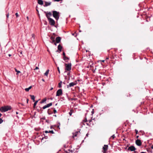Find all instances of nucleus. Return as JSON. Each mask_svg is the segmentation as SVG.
<instances>
[{"label":"nucleus","instance_id":"obj_1","mask_svg":"<svg viewBox=\"0 0 153 153\" xmlns=\"http://www.w3.org/2000/svg\"><path fill=\"white\" fill-rule=\"evenodd\" d=\"M11 109V108L10 106H7L4 107H2L0 108V110L1 112H4L8 111L9 110H10Z\"/></svg>","mask_w":153,"mask_h":153},{"label":"nucleus","instance_id":"obj_2","mask_svg":"<svg viewBox=\"0 0 153 153\" xmlns=\"http://www.w3.org/2000/svg\"><path fill=\"white\" fill-rule=\"evenodd\" d=\"M53 16L56 20H58L59 18V12L56 11H52Z\"/></svg>","mask_w":153,"mask_h":153},{"label":"nucleus","instance_id":"obj_3","mask_svg":"<svg viewBox=\"0 0 153 153\" xmlns=\"http://www.w3.org/2000/svg\"><path fill=\"white\" fill-rule=\"evenodd\" d=\"M49 23L51 25L53 26L55 25V22L54 20L52 18H49L48 19Z\"/></svg>","mask_w":153,"mask_h":153},{"label":"nucleus","instance_id":"obj_4","mask_svg":"<svg viewBox=\"0 0 153 153\" xmlns=\"http://www.w3.org/2000/svg\"><path fill=\"white\" fill-rule=\"evenodd\" d=\"M65 66H66L65 70L68 71H69L71 69V64H65Z\"/></svg>","mask_w":153,"mask_h":153},{"label":"nucleus","instance_id":"obj_5","mask_svg":"<svg viewBox=\"0 0 153 153\" xmlns=\"http://www.w3.org/2000/svg\"><path fill=\"white\" fill-rule=\"evenodd\" d=\"M62 94V89H59L57 91L56 94V96H59Z\"/></svg>","mask_w":153,"mask_h":153},{"label":"nucleus","instance_id":"obj_6","mask_svg":"<svg viewBox=\"0 0 153 153\" xmlns=\"http://www.w3.org/2000/svg\"><path fill=\"white\" fill-rule=\"evenodd\" d=\"M44 13H46V16L48 18V19L49 18H50V17L52 15L51 13V12H48L45 11Z\"/></svg>","mask_w":153,"mask_h":153},{"label":"nucleus","instance_id":"obj_7","mask_svg":"<svg viewBox=\"0 0 153 153\" xmlns=\"http://www.w3.org/2000/svg\"><path fill=\"white\" fill-rule=\"evenodd\" d=\"M108 148V145H105L103 147L102 149L103 150V152L105 153L106 152Z\"/></svg>","mask_w":153,"mask_h":153},{"label":"nucleus","instance_id":"obj_8","mask_svg":"<svg viewBox=\"0 0 153 153\" xmlns=\"http://www.w3.org/2000/svg\"><path fill=\"white\" fill-rule=\"evenodd\" d=\"M135 143L137 145L139 146H141L142 144L141 140L139 139H137L136 140Z\"/></svg>","mask_w":153,"mask_h":153},{"label":"nucleus","instance_id":"obj_9","mask_svg":"<svg viewBox=\"0 0 153 153\" xmlns=\"http://www.w3.org/2000/svg\"><path fill=\"white\" fill-rule=\"evenodd\" d=\"M52 105V102L48 104L47 105H45L44 106L42 107V108L43 109H45L46 108H48V107H50V106H51Z\"/></svg>","mask_w":153,"mask_h":153},{"label":"nucleus","instance_id":"obj_10","mask_svg":"<svg viewBox=\"0 0 153 153\" xmlns=\"http://www.w3.org/2000/svg\"><path fill=\"white\" fill-rule=\"evenodd\" d=\"M76 85L75 83L74 82H72L69 83V85H67V87L68 88L73 86L74 85Z\"/></svg>","mask_w":153,"mask_h":153},{"label":"nucleus","instance_id":"obj_11","mask_svg":"<svg viewBox=\"0 0 153 153\" xmlns=\"http://www.w3.org/2000/svg\"><path fill=\"white\" fill-rule=\"evenodd\" d=\"M128 150L133 151L136 150V149L134 146H131L128 148Z\"/></svg>","mask_w":153,"mask_h":153},{"label":"nucleus","instance_id":"obj_12","mask_svg":"<svg viewBox=\"0 0 153 153\" xmlns=\"http://www.w3.org/2000/svg\"><path fill=\"white\" fill-rule=\"evenodd\" d=\"M79 133H80V131H76L75 132L73 133V137H74L77 136L78 135V134Z\"/></svg>","mask_w":153,"mask_h":153},{"label":"nucleus","instance_id":"obj_13","mask_svg":"<svg viewBox=\"0 0 153 153\" xmlns=\"http://www.w3.org/2000/svg\"><path fill=\"white\" fill-rule=\"evenodd\" d=\"M61 38L60 37H57L56 38V42L57 43H59L61 41Z\"/></svg>","mask_w":153,"mask_h":153},{"label":"nucleus","instance_id":"obj_14","mask_svg":"<svg viewBox=\"0 0 153 153\" xmlns=\"http://www.w3.org/2000/svg\"><path fill=\"white\" fill-rule=\"evenodd\" d=\"M51 2H48L47 1H45V5H44V7H47L49 5H51Z\"/></svg>","mask_w":153,"mask_h":153},{"label":"nucleus","instance_id":"obj_15","mask_svg":"<svg viewBox=\"0 0 153 153\" xmlns=\"http://www.w3.org/2000/svg\"><path fill=\"white\" fill-rule=\"evenodd\" d=\"M62 48V47L60 45H59L58 46V49L59 51V52H61Z\"/></svg>","mask_w":153,"mask_h":153},{"label":"nucleus","instance_id":"obj_16","mask_svg":"<svg viewBox=\"0 0 153 153\" xmlns=\"http://www.w3.org/2000/svg\"><path fill=\"white\" fill-rule=\"evenodd\" d=\"M38 3L39 4L41 5L43 4V1L42 0H38Z\"/></svg>","mask_w":153,"mask_h":153},{"label":"nucleus","instance_id":"obj_17","mask_svg":"<svg viewBox=\"0 0 153 153\" xmlns=\"http://www.w3.org/2000/svg\"><path fill=\"white\" fill-rule=\"evenodd\" d=\"M51 39L52 41V42H51L52 43H53V42H55V38L53 36H51Z\"/></svg>","mask_w":153,"mask_h":153},{"label":"nucleus","instance_id":"obj_18","mask_svg":"<svg viewBox=\"0 0 153 153\" xmlns=\"http://www.w3.org/2000/svg\"><path fill=\"white\" fill-rule=\"evenodd\" d=\"M30 96L31 97V99L33 100V102H34L35 101V97L33 95H30Z\"/></svg>","mask_w":153,"mask_h":153},{"label":"nucleus","instance_id":"obj_19","mask_svg":"<svg viewBox=\"0 0 153 153\" xmlns=\"http://www.w3.org/2000/svg\"><path fill=\"white\" fill-rule=\"evenodd\" d=\"M32 88V86H30L29 88H26L25 89V91H27V92H28L29 91V90L31 88Z\"/></svg>","mask_w":153,"mask_h":153},{"label":"nucleus","instance_id":"obj_20","mask_svg":"<svg viewBox=\"0 0 153 153\" xmlns=\"http://www.w3.org/2000/svg\"><path fill=\"white\" fill-rule=\"evenodd\" d=\"M62 81H60V82L59 83V84H58L59 87V88H61L62 87Z\"/></svg>","mask_w":153,"mask_h":153},{"label":"nucleus","instance_id":"obj_21","mask_svg":"<svg viewBox=\"0 0 153 153\" xmlns=\"http://www.w3.org/2000/svg\"><path fill=\"white\" fill-rule=\"evenodd\" d=\"M49 70H47L46 71L45 73L44 74V75L47 76L48 75L49 73Z\"/></svg>","mask_w":153,"mask_h":153},{"label":"nucleus","instance_id":"obj_22","mask_svg":"<svg viewBox=\"0 0 153 153\" xmlns=\"http://www.w3.org/2000/svg\"><path fill=\"white\" fill-rule=\"evenodd\" d=\"M48 113L49 114H51L53 113L51 111L50 109H48Z\"/></svg>","mask_w":153,"mask_h":153},{"label":"nucleus","instance_id":"obj_23","mask_svg":"<svg viewBox=\"0 0 153 153\" xmlns=\"http://www.w3.org/2000/svg\"><path fill=\"white\" fill-rule=\"evenodd\" d=\"M38 100L36 101L34 103V104H33V108H35V106H36V105L37 103L38 102Z\"/></svg>","mask_w":153,"mask_h":153},{"label":"nucleus","instance_id":"obj_24","mask_svg":"<svg viewBox=\"0 0 153 153\" xmlns=\"http://www.w3.org/2000/svg\"><path fill=\"white\" fill-rule=\"evenodd\" d=\"M63 59L64 60L66 61L67 60H68L69 59V58L68 57H67L66 56H63Z\"/></svg>","mask_w":153,"mask_h":153},{"label":"nucleus","instance_id":"obj_25","mask_svg":"<svg viewBox=\"0 0 153 153\" xmlns=\"http://www.w3.org/2000/svg\"><path fill=\"white\" fill-rule=\"evenodd\" d=\"M73 111L72 110H71L69 112V114L70 116H71L72 115V113H73Z\"/></svg>","mask_w":153,"mask_h":153},{"label":"nucleus","instance_id":"obj_26","mask_svg":"<svg viewBox=\"0 0 153 153\" xmlns=\"http://www.w3.org/2000/svg\"><path fill=\"white\" fill-rule=\"evenodd\" d=\"M46 100V98H44L40 102V103H42L45 102Z\"/></svg>","mask_w":153,"mask_h":153},{"label":"nucleus","instance_id":"obj_27","mask_svg":"<svg viewBox=\"0 0 153 153\" xmlns=\"http://www.w3.org/2000/svg\"><path fill=\"white\" fill-rule=\"evenodd\" d=\"M48 133H50L52 134H54V132L53 130L49 131H48Z\"/></svg>","mask_w":153,"mask_h":153},{"label":"nucleus","instance_id":"obj_28","mask_svg":"<svg viewBox=\"0 0 153 153\" xmlns=\"http://www.w3.org/2000/svg\"><path fill=\"white\" fill-rule=\"evenodd\" d=\"M15 71L17 72V73L18 74V73H20V71H18L16 69H15Z\"/></svg>","mask_w":153,"mask_h":153},{"label":"nucleus","instance_id":"obj_29","mask_svg":"<svg viewBox=\"0 0 153 153\" xmlns=\"http://www.w3.org/2000/svg\"><path fill=\"white\" fill-rule=\"evenodd\" d=\"M3 122V120L1 118H0V124L2 123Z\"/></svg>","mask_w":153,"mask_h":153},{"label":"nucleus","instance_id":"obj_30","mask_svg":"<svg viewBox=\"0 0 153 153\" xmlns=\"http://www.w3.org/2000/svg\"><path fill=\"white\" fill-rule=\"evenodd\" d=\"M31 36H32V37H33V39H34V38H35V37H34L35 35H34V34H32L31 35Z\"/></svg>","mask_w":153,"mask_h":153},{"label":"nucleus","instance_id":"obj_31","mask_svg":"<svg viewBox=\"0 0 153 153\" xmlns=\"http://www.w3.org/2000/svg\"><path fill=\"white\" fill-rule=\"evenodd\" d=\"M53 112L54 113H56L57 112L56 110L54 108L53 109Z\"/></svg>","mask_w":153,"mask_h":153},{"label":"nucleus","instance_id":"obj_32","mask_svg":"<svg viewBox=\"0 0 153 153\" xmlns=\"http://www.w3.org/2000/svg\"><path fill=\"white\" fill-rule=\"evenodd\" d=\"M115 137V136L114 134L111 137H112L113 139H114Z\"/></svg>","mask_w":153,"mask_h":153},{"label":"nucleus","instance_id":"obj_33","mask_svg":"<svg viewBox=\"0 0 153 153\" xmlns=\"http://www.w3.org/2000/svg\"><path fill=\"white\" fill-rule=\"evenodd\" d=\"M135 131L136 132V134H138V130L136 129H135Z\"/></svg>","mask_w":153,"mask_h":153},{"label":"nucleus","instance_id":"obj_34","mask_svg":"<svg viewBox=\"0 0 153 153\" xmlns=\"http://www.w3.org/2000/svg\"><path fill=\"white\" fill-rule=\"evenodd\" d=\"M15 15H16L17 17H18L19 16L18 13H16Z\"/></svg>","mask_w":153,"mask_h":153},{"label":"nucleus","instance_id":"obj_35","mask_svg":"<svg viewBox=\"0 0 153 153\" xmlns=\"http://www.w3.org/2000/svg\"><path fill=\"white\" fill-rule=\"evenodd\" d=\"M57 69H58V72H59V73L60 74V71L59 69V67H58L57 68Z\"/></svg>","mask_w":153,"mask_h":153},{"label":"nucleus","instance_id":"obj_36","mask_svg":"<svg viewBox=\"0 0 153 153\" xmlns=\"http://www.w3.org/2000/svg\"><path fill=\"white\" fill-rule=\"evenodd\" d=\"M63 56H65V53L64 52H63Z\"/></svg>","mask_w":153,"mask_h":153},{"label":"nucleus","instance_id":"obj_37","mask_svg":"<svg viewBox=\"0 0 153 153\" xmlns=\"http://www.w3.org/2000/svg\"><path fill=\"white\" fill-rule=\"evenodd\" d=\"M39 68L38 67H36L34 69L35 70H37L39 69Z\"/></svg>","mask_w":153,"mask_h":153},{"label":"nucleus","instance_id":"obj_38","mask_svg":"<svg viewBox=\"0 0 153 153\" xmlns=\"http://www.w3.org/2000/svg\"><path fill=\"white\" fill-rule=\"evenodd\" d=\"M9 16V13H8L7 14L6 16H7V18H8Z\"/></svg>","mask_w":153,"mask_h":153},{"label":"nucleus","instance_id":"obj_39","mask_svg":"<svg viewBox=\"0 0 153 153\" xmlns=\"http://www.w3.org/2000/svg\"><path fill=\"white\" fill-rule=\"evenodd\" d=\"M84 121L85 122H87L88 121V120H87V119H85Z\"/></svg>","mask_w":153,"mask_h":153},{"label":"nucleus","instance_id":"obj_40","mask_svg":"<svg viewBox=\"0 0 153 153\" xmlns=\"http://www.w3.org/2000/svg\"><path fill=\"white\" fill-rule=\"evenodd\" d=\"M46 122L47 123H49V120H46Z\"/></svg>","mask_w":153,"mask_h":153},{"label":"nucleus","instance_id":"obj_41","mask_svg":"<svg viewBox=\"0 0 153 153\" xmlns=\"http://www.w3.org/2000/svg\"><path fill=\"white\" fill-rule=\"evenodd\" d=\"M45 133H48V131H45Z\"/></svg>","mask_w":153,"mask_h":153},{"label":"nucleus","instance_id":"obj_42","mask_svg":"<svg viewBox=\"0 0 153 153\" xmlns=\"http://www.w3.org/2000/svg\"><path fill=\"white\" fill-rule=\"evenodd\" d=\"M94 113V112L93 111H93H91V113L92 114H93Z\"/></svg>","mask_w":153,"mask_h":153},{"label":"nucleus","instance_id":"obj_43","mask_svg":"<svg viewBox=\"0 0 153 153\" xmlns=\"http://www.w3.org/2000/svg\"><path fill=\"white\" fill-rule=\"evenodd\" d=\"M53 89V87H51V88L50 89V90H52Z\"/></svg>","mask_w":153,"mask_h":153},{"label":"nucleus","instance_id":"obj_44","mask_svg":"<svg viewBox=\"0 0 153 153\" xmlns=\"http://www.w3.org/2000/svg\"><path fill=\"white\" fill-rule=\"evenodd\" d=\"M28 100H29L28 99H27V103H28Z\"/></svg>","mask_w":153,"mask_h":153},{"label":"nucleus","instance_id":"obj_45","mask_svg":"<svg viewBox=\"0 0 153 153\" xmlns=\"http://www.w3.org/2000/svg\"><path fill=\"white\" fill-rule=\"evenodd\" d=\"M53 43H54V44L55 45H56V43H55V42H53Z\"/></svg>","mask_w":153,"mask_h":153},{"label":"nucleus","instance_id":"obj_46","mask_svg":"<svg viewBox=\"0 0 153 153\" xmlns=\"http://www.w3.org/2000/svg\"><path fill=\"white\" fill-rule=\"evenodd\" d=\"M8 56H12V55L11 54H8Z\"/></svg>","mask_w":153,"mask_h":153},{"label":"nucleus","instance_id":"obj_47","mask_svg":"<svg viewBox=\"0 0 153 153\" xmlns=\"http://www.w3.org/2000/svg\"><path fill=\"white\" fill-rule=\"evenodd\" d=\"M91 120H89L88 121L89 122V123L91 122Z\"/></svg>","mask_w":153,"mask_h":153},{"label":"nucleus","instance_id":"obj_48","mask_svg":"<svg viewBox=\"0 0 153 153\" xmlns=\"http://www.w3.org/2000/svg\"><path fill=\"white\" fill-rule=\"evenodd\" d=\"M42 119L43 120H45V117H43V118H42Z\"/></svg>","mask_w":153,"mask_h":153},{"label":"nucleus","instance_id":"obj_49","mask_svg":"<svg viewBox=\"0 0 153 153\" xmlns=\"http://www.w3.org/2000/svg\"><path fill=\"white\" fill-rule=\"evenodd\" d=\"M151 148L152 149H153V145L151 146Z\"/></svg>","mask_w":153,"mask_h":153},{"label":"nucleus","instance_id":"obj_50","mask_svg":"<svg viewBox=\"0 0 153 153\" xmlns=\"http://www.w3.org/2000/svg\"><path fill=\"white\" fill-rule=\"evenodd\" d=\"M88 133H87V134H86V136L88 137Z\"/></svg>","mask_w":153,"mask_h":153},{"label":"nucleus","instance_id":"obj_51","mask_svg":"<svg viewBox=\"0 0 153 153\" xmlns=\"http://www.w3.org/2000/svg\"><path fill=\"white\" fill-rule=\"evenodd\" d=\"M138 137H139V136H136V138H138Z\"/></svg>","mask_w":153,"mask_h":153},{"label":"nucleus","instance_id":"obj_52","mask_svg":"<svg viewBox=\"0 0 153 153\" xmlns=\"http://www.w3.org/2000/svg\"><path fill=\"white\" fill-rule=\"evenodd\" d=\"M42 81H45L44 79H42Z\"/></svg>","mask_w":153,"mask_h":153},{"label":"nucleus","instance_id":"obj_53","mask_svg":"<svg viewBox=\"0 0 153 153\" xmlns=\"http://www.w3.org/2000/svg\"><path fill=\"white\" fill-rule=\"evenodd\" d=\"M1 115H2L0 113V117L1 116Z\"/></svg>","mask_w":153,"mask_h":153},{"label":"nucleus","instance_id":"obj_54","mask_svg":"<svg viewBox=\"0 0 153 153\" xmlns=\"http://www.w3.org/2000/svg\"><path fill=\"white\" fill-rule=\"evenodd\" d=\"M106 59H109V58H108V57H107V58H106Z\"/></svg>","mask_w":153,"mask_h":153},{"label":"nucleus","instance_id":"obj_55","mask_svg":"<svg viewBox=\"0 0 153 153\" xmlns=\"http://www.w3.org/2000/svg\"><path fill=\"white\" fill-rule=\"evenodd\" d=\"M140 153H145V152H142Z\"/></svg>","mask_w":153,"mask_h":153},{"label":"nucleus","instance_id":"obj_56","mask_svg":"<svg viewBox=\"0 0 153 153\" xmlns=\"http://www.w3.org/2000/svg\"><path fill=\"white\" fill-rule=\"evenodd\" d=\"M27 19L28 20V16H27Z\"/></svg>","mask_w":153,"mask_h":153},{"label":"nucleus","instance_id":"obj_57","mask_svg":"<svg viewBox=\"0 0 153 153\" xmlns=\"http://www.w3.org/2000/svg\"><path fill=\"white\" fill-rule=\"evenodd\" d=\"M105 60H102V61L103 62H104Z\"/></svg>","mask_w":153,"mask_h":153},{"label":"nucleus","instance_id":"obj_58","mask_svg":"<svg viewBox=\"0 0 153 153\" xmlns=\"http://www.w3.org/2000/svg\"><path fill=\"white\" fill-rule=\"evenodd\" d=\"M16 114H18V112H16Z\"/></svg>","mask_w":153,"mask_h":153},{"label":"nucleus","instance_id":"obj_59","mask_svg":"<svg viewBox=\"0 0 153 153\" xmlns=\"http://www.w3.org/2000/svg\"><path fill=\"white\" fill-rule=\"evenodd\" d=\"M72 35H74V33L73 34H72Z\"/></svg>","mask_w":153,"mask_h":153},{"label":"nucleus","instance_id":"obj_60","mask_svg":"<svg viewBox=\"0 0 153 153\" xmlns=\"http://www.w3.org/2000/svg\"><path fill=\"white\" fill-rule=\"evenodd\" d=\"M86 124L87 125H88V123H86Z\"/></svg>","mask_w":153,"mask_h":153},{"label":"nucleus","instance_id":"obj_61","mask_svg":"<svg viewBox=\"0 0 153 153\" xmlns=\"http://www.w3.org/2000/svg\"><path fill=\"white\" fill-rule=\"evenodd\" d=\"M63 83H64V84H65V83L64 82H63Z\"/></svg>","mask_w":153,"mask_h":153},{"label":"nucleus","instance_id":"obj_62","mask_svg":"<svg viewBox=\"0 0 153 153\" xmlns=\"http://www.w3.org/2000/svg\"><path fill=\"white\" fill-rule=\"evenodd\" d=\"M54 116H55V117H56V115H54Z\"/></svg>","mask_w":153,"mask_h":153},{"label":"nucleus","instance_id":"obj_63","mask_svg":"<svg viewBox=\"0 0 153 153\" xmlns=\"http://www.w3.org/2000/svg\"><path fill=\"white\" fill-rule=\"evenodd\" d=\"M57 105V104H56V105Z\"/></svg>","mask_w":153,"mask_h":153}]
</instances>
